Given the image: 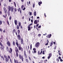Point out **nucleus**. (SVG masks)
I'll use <instances>...</instances> for the list:
<instances>
[{
  "label": "nucleus",
  "instance_id": "obj_24",
  "mask_svg": "<svg viewBox=\"0 0 63 63\" xmlns=\"http://www.w3.org/2000/svg\"><path fill=\"white\" fill-rule=\"evenodd\" d=\"M47 43L45 44V45L46 46H47V45H48V39L47 40Z\"/></svg>",
  "mask_w": 63,
  "mask_h": 63
},
{
  "label": "nucleus",
  "instance_id": "obj_14",
  "mask_svg": "<svg viewBox=\"0 0 63 63\" xmlns=\"http://www.w3.org/2000/svg\"><path fill=\"white\" fill-rule=\"evenodd\" d=\"M9 60V59L7 58V59H5V61L6 62H8Z\"/></svg>",
  "mask_w": 63,
  "mask_h": 63
},
{
  "label": "nucleus",
  "instance_id": "obj_42",
  "mask_svg": "<svg viewBox=\"0 0 63 63\" xmlns=\"http://www.w3.org/2000/svg\"><path fill=\"white\" fill-rule=\"evenodd\" d=\"M56 47H57V46H55L54 48V49H56Z\"/></svg>",
  "mask_w": 63,
  "mask_h": 63
},
{
  "label": "nucleus",
  "instance_id": "obj_21",
  "mask_svg": "<svg viewBox=\"0 0 63 63\" xmlns=\"http://www.w3.org/2000/svg\"><path fill=\"white\" fill-rule=\"evenodd\" d=\"M34 16H36L37 15V14L36 13V11H35V12H34Z\"/></svg>",
  "mask_w": 63,
  "mask_h": 63
},
{
  "label": "nucleus",
  "instance_id": "obj_5",
  "mask_svg": "<svg viewBox=\"0 0 63 63\" xmlns=\"http://www.w3.org/2000/svg\"><path fill=\"white\" fill-rule=\"evenodd\" d=\"M3 11H4V13L5 14H7V10L6 9V8L5 7H4L3 8Z\"/></svg>",
  "mask_w": 63,
  "mask_h": 63
},
{
  "label": "nucleus",
  "instance_id": "obj_17",
  "mask_svg": "<svg viewBox=\"0 0 63 63\" xmlns=\"http://www.w3.org/2000/svg\"><path fill=\"white\" fill-rule=\"evenodd\" d=\"M47 36L48 37V38H50V37H51V34H48L47 35Z\"/></svg>",
  "mask_w": 63,
  "mask_h": 63
},
{
  "label": "nucleus",
  "instance_id": "obj_59",
  "mask_svg": "<svg viewBox=\"0 0 63 63\" xmlns=\"http://www.w3.org/2000/svg\"><path fill=\"white\" fill-rule=\"evenodd\" d=\"M60 60V61L61 62H62V61H63V60H62V59H61Z\"/></svg>",
  "mask_w": 63,
  "mask_h": 63
},
{
  "label": "nucleus",
  "instance_id": "obj_25",
  "mask_svg": "<svg viewBox=\"0 0 63 63\" xmlns=\"http://www.w3.org/2000/svg\"><path fill=\"white\" fill-rule=\"evenodd\" d=\"M18 10H19V11L20 14H21V9H20V8H19Z\"/></svg>",
  "mask_w": 63,
  "mask_h": 63
},
{
  "label": "nucleus",
  "instance_id": "obj_53",
  "mask_svg": "<svg viewBox=\"0 0 63 63\" xmlns=\"http://www.w3.org/2000/svg\"><path fill=\"white\" fill-rule=\"evenodd\" d=\"M38 26H39V24H37L36 25V27H38Z\"/></svg>",
  "mask_w": 63,
  "mask_h": 63
},
{
  "label": "nucleus",
  "instance_id": "obj_38",
  "mask_svg": "<svg viewBox=\"0 0 63 63\" xmlns=\"http://www.w3.org/2000/svg\"><path fill=\"white\" fill-rule=\"evenodd\" d=\"M18 24L19 26H21V24L20 23V22H19Z\"/></svg>",
  "mask_w": 63,
  "mask_h": 63
},
{
  "label": "nucleus",
  "instance_id": "obj_58",
  "mask_svg": "<svg viewBox=\"0 0 63 63\" xmlns=\"http://www.w3.org/2000/svg\"><path fill=\"white\" fill-rule=\"evenodd\" d=\"M58 58H59V59H60H60H61V57H58Z\"/></svg>",
  "mask_w": 63,
  "mask_h": 63
},
{
  "label": "nucleus",
  "instance_id": "obj_4",
  "mask_svg": "<svg viewBox=\"0 0 63 63\" xmlns=\"http://www.w3.org/2000/svg\"><path fill=\"white\" fill-rule=\"evenodd\" d=\"M35 46L36 47H38L40 46V43L39 42L37 43L36 44H35Z\"/></svg>",
  "mask_w": 63,
  "mask_h": 63
},
{
  "label": "nucleus",
  "instance_id": "obj_13",
  "mask_svg": "<svg viewBox=\"0 0 63 63\" xmlns=\"http://www.w3.org/2000/svg\"><path fill=\"white\" fill-rule=\"evenodd\" d=\"M14 23L15 25H17V20H15L14 21Z\"/></svg>",
  "mask_w": 63,
  "mask_h": 63
},
{
  "label": "nucleus",
  "instance_id": "obj_39",
  "mask_svg": "<svg viewBox=\"0 0 63 63\" xmlns=\"http://www.w3.org/2000/svg\"><path fill=\"white\" fill-rule=\"evenodd\" d=\"M2 23V20H0V25H1Z\"/></svg>",
  "mask_w": 63,
  "mask_h": 63
},
{
  "label": "nucleus",
  "instance_id": "obj_54",
  "mask_svg": "<svg viewBox=\"0 0 63 63\" xmlns=\"http://www.w3.org/2000/svg\"><path fill=\"white\" fill-rule=\"evenodd\" d=\"M53 41H51V44L52 45H53Z\"/></svg>",
  "mask_w": 63,
  "mask_h": 63
},
{
  "label": "nucleus",
  "instance_id": "obj_50",
  "mask_svg": "<svg viewBox=\"0 0 63 63\" xmlns=\"http://www.w3.org/2000/svg\"><path fill=\"white\" fill-rule=\"evenodd\" d=\"M33 50H34V51L35 50H36V48H33Z\"/></svg>",
  "mask_w": 63,
  "mask_h": 63
},
{
  "label": "nucleus",
  "instance_id": "obj_28",
  "mask_svg": "<svg viewBox=\"0 0 63 63\" xmlns=\"http://www.w3.org/2000/svg\"><path fill=\"white\" fill-rule=\"evenodd\" d=\"M1 50H3V49H4V46H1Z\"/></svg>",
  "mask_w": 63,
  "mask_h": 63
},
{
  "label": "nucleus",
  "instance_id": "obj_61",
  "mask_svg": "<svg viewBox=\"0 0 63 63\" xmlns=\"http://www.w3.org/2000/svg\"><path fill=\"white\" fill-rule=\"evenodd\" d=\"M44 16H45V17H47V16H46V13H44Z\"/></svg>",
  "mask_w": 63,
  "mask_h": 63
},
{
  "label": "nucleus",
  "instance_id": "obj_7",
  "mask_svg": "<svg viewBox=\"0 0 63 63\" xmlns=\"http://www.w3.org/2000/svg\"><path fill=\"white\" fill-rule=\"evenodd\" d=\"M17 37L18 40H21V36L19 34H18L17 35Z\"/></svg>",
  "mask_w": 63,
  "mask_h": 63
},
{
  "label": "nucleus",
  "instance_id": "obj_33",
  "mask_svg": "<svg viewBox=\"0 0 63 63\" xmlns=\"http://www.w3.org/2000/svg\"><path fill=\"white\" fill-rule=\"evenodd\" d=\"M17 29H19V26L18 25H17Z\"/></svg>",
  "mask_w": 63,
  "mask_h": 63
},
{
  "label": "nucleus",
  "instance_id": "obj_51",
  "mask_svg": "<svg viewBox=\"0 0 63 63\" xmlns=\"http://www.w3.org/2000/svg\"><path fill=\"white\" fill-rule=\"evenodd\" d=\"M50 57H50V56H48V57L47 59H49V58H50Z\"/></svg>",
  "mask_w": 63,
  "mask_h": 63
},
{
  "label": "nucleus",
  "instance_id": "obj_2",
  "mask_svg": "<svg viewBox=\"0 0 63 63\" xmlns=\"http://www.w3.org/2000/svg\"><path fill=\"white\" fill-rule=\"evenodd\" d=\"M18 47L19 50H21V51H23V48H22L21 47L20 44H19L18 47Z\"/></svg>",
  "mask_w": 63,
  "mask_h": 63
},
{
  "label": "nucleus",
  "instance_id": "obj_31",
  "mask_svg": "<svg viewBox=\"0 0 63 63\" xmlns=\"http://www.w3.org/2000/svg\"><path fill=\"white\" fill-rule=\"evenodd\" d=\"M25 61H26V62H27V63L29 62V61H28V60L27 59H26Z\"/></svg>",
  "mask_w": 63,
  "mask_h": 63
},
{
  "label": "nucleus",
  "instance_id": "obj_37",
  "mask_svg": "<svg viewBox=\"0 0 63 63\" xmlns=\"http://www.w3.org/2000/svg\"><path fill=\"white\" fill-rule=\"evenodd\" d=\"M1 39H4V37H3V35H1Z\"/></svg>",
  "mask_w": 63,
  "mask_h": 63
},
{
  "label": "nucleus",
  "instance_id": "obj_12",
  "mask_svg": "<svg viewBox=\"0 0 63 63\" xmlns=\"http://www.w3.org/2000/svg\"><path fill=\"white\" fill-rule=\"evenodd\" d=\"M24 56L26 58H27V56H26V52L25 51V50L24 51Z\"/></svg>",
  "mask_w": 63,
  "mask_h": 63
},
{
  "label": "nucleus",
  "instance_id": "obj_26",
  "mask_svg": "<svg viewBox=\"0 0 63 63\" xmlns=\"http://www.w3.org/2000/svg\"><path fill=\"white\" fill-rule=\"evenodd\" d=\"M17 32L18 34V35H19L20 34V30H18L17 31Z\"/></svg>",
  "mask_w": 63,
  "mask_h": 63
},
{
  "label": "nucleus",
  "instance_id": "obj_43",
  "mask_svg": "<svg viewBox=\"0 0 63 63\" xmlns=\"http://www.w3.org/2000/svg\"><path fill=\"white\" fill-rule=\"evenodd\" d=\"M7 57L8 58V59H10V57L9 55H8L7 56Z\"/></svg>",
  "mask_w": 63,
  "mask_h": 63
},
{
  "label": "nucleus",
  "instance_id": "obj_6",
  "mask_svg": "<svg viewBox=\"0 0 63 63\" xmlns=\"http://www.w3.org/2000/svg\"><path fill=\"white\" fill-rule=\"evenodd\" d=\"M12 52H13V49H12V48H10L8 52L9 53L12 54Z\"/></svg>",
  "mask_w": 63,
  "mask_h": 63
},
{
  "label": "nucleus",
  "instance_id": "obj_34",
  "mask_svg": "<svg viewBox=\"0 0 63 63\" xmlns=\"http://www.w3.org/2000/svg\"><path fill=\"white\" fill-rule=\"evenodd\" d=\"M49 56L50 57H51V56H52V54L51 53H50L49 54Z\"/></svg>",
  "mask_w": 63,
  "mask_h": 63
},
{
  "label": "nucleus",
  "instance_id": "obj_20",
  "mask_svg": "<svg viewBox=\"0 0 63 63\" xmlns=\"http://www.w3.org/2000/svg\"><path fill=\"white\" fill-rule=\"evenodd\" d=\"M16 29H14L12 31V33L13 34H14V33H15V32H16Z\"/></svg>",
  "mask_w": 63,
  "mask_h": 63
},
{
  "label": "nucleus",
  "instance_id": "obj_19",
  "mask_svg": "<svg viewBox=\"0 0 63 63\" xmlns=\"http://www.w3.org/2000/svg\"><path fill=\"white\" fill-rule=\"evenodd\" d=\"M8 11H9V12H10V11H11V6H8Z\"/></svg>",
  "mask_w": 63,
  "mask_h": 63
},
{
  "label": "nucleus",
  "instance_id": "obj_44",
  "mask_svg": "<svg viewBox=\"0 0 63 63\" xmlns=\"http://www.w3.org/2000/svg\"><path fill=\"white\" fill-rule=\"evenodd\" d=\"M42 54H45V51L44 50L42 52Z\"/></svg>",
  "mask_w": 63,
  "mask_h": 63
},
{
  "label": "nucleus",
  "instance_id": "obj_57",
  "mask_svg": "<svg viewBox=\"0 0 63 63\" xmlns=\"http://www.w3.org/2000/svg\"><path fill=\"white\" fill-rule=\"evenodd\" d=\"M3 17H4L5 18H6V16H5L3 15Z\"/></svg>",
  "mask_w": 63,
  "mask_h": 63
},
{
  "label": "nucleus",
  "instance_id": "obj_48",
  "mask_svg": "<svg viewBox=\"0 0 63 63\" xmlns=\"http://www.w3.org/2000/svg\"><path fill=\"white\" fill-rule=\"evenodd\" d=\"M12 19V17H11V16H10L9 17V20H11V19Z\"/></svg>",
  "mask_w": 63,
  "mask_h": 63
},
{
  "label": "nucleus",
  "instance_id": "obj_18",
  "mask_svg": "<svg viewBox=\"0 0 63 63\" xmlns=\"http://www.w3.org/2000/svg\"><path fill=\"white\" fill-rule=\"evenodd\" d=\"M42 4V2L41 1H40L38 2V5L39 6H41V4Z\"/></svg>",
  "mask_w": 63,
  "mask_h": 63
},
{
  "label": "nucleus",
  "instance_id": "obj_29",
  "mask_svg": "<svg viewBox=\"0 0 63 63\" xmlns=\"http://www.w3.org/2000/svg\"><path fill=\"white\" fill-rule=\"evenodd\" d=\"M1 58H2V59L4 61L5 60V59L4 58V57L3 56H2L1 57Z\"/></svg>",
  "mask_w": 63,
  "mask_h": 63
},
{
  "label": "nucleus",
  "instance_id": "obj_16",
  "mask_svg": "<svg viewBox=\"0 0 63 63\" xmlns=\"http://www.w3.org/2000/svg\"><path fill=\"white\" fill-rule=\"evenodd\" d=\"M16 44L17 47H18V45H19L18 44V42L17 41V40H16Z\"/></svg>",
  "mask_w": 63,
  "mask_h": 63
},
{
  "label": "nucleus",
  "instance_id": "obj_11",
  "mask_svg": "<svg viewBox=\"0 0 63 63\" xmlns=\"http://www.w3.org/2000/svg\"><path fill=\"white\" fill-rule=\"evenodd\" d=\"M11 12H14V8L13 6L11 7Z\"/></svg>",
  "mask_w": 63,
  "mask_h": 63
},
{
  "label": "nucleus",
  "instance_id": "obj_64",
  "mask_svg": "<svg viewBox=\"0 0 63 63\" xmlns=\"http://www.w3.org/2000/svg\"><path fill=\"white\" fill-rule=\"evenodd\" d=\"M31 22L32 23H33V19H32L31 20Z\"/></svg>",
  "mask_w": 63,
  "mask_h": 63
},
{
  "label": "nucleus",
  "instance_id": "obj_41",
  "mask_svg": "<svg viewBox=\"0 0 63 63\" xmlns=\"http://www.w3.org/2000/svg\"><path fill=\"white\" fill-rule=\"evenodd\" d=\"M7 24L9 25H10V24H9V21L8 20H7Z\"/></svg>",
  "mask_w": 63,
  "mask_h": 63
},
{
  "label": "nucleus",
  "instance_id": "obj_36",
  "mask_svg": "<svg viewBox=\"0 0 63 63\" xmlns=\"http://www.w3.org/2000/svg\"><path fill=\"white\" fill-rule=\"evenodd\" d=\"M58 54H59V55H61V54H60V51L59 50L58 51Z\"/></svg>",
  "mask_w": 63,
  "mask_h": 63
},
{
  "label": "nucleus",
  "instance_id": "obj_55",
  "mask_svg": "<svg viewBox=\"0 0 63 63\" xmlns=\"http://www.w3.org/2000/svg\"><path fill=\"white\" fill-rule=\"evenodd\" d=\"M32 48V44H31L30 46V49H31V50Z\"/></svg>",
  "mask_w": 63,
  "mask_h": 63
},
{
  "label": "nucleus",
  "instance_id": "obj_22",
  "mask_svg": "<svg viewBox=\"0 0 63 63\" xmlns=\"http://www.w3.org/2000/svg\"><path fill=\"white\" fill-rule=\"evenodd\" d=\"M7 14L8 15V16H10V12H7Z\"/></svg>",
  "mask_w": 63,
  "mask_h": 63
},
{
  "label": "nucleus",
  "instance_id": "obj_35",
  "mask_svg": "<svg viewBox=\"0 0 63 63\" xmlns=\"http://www.w3.org/2000/svg\"><path fill=\"white\" fill-rule=\"evenodd\" d=\"M14 10H15V12H16V11H17V9L16 8H14Z\"/></svg>",
  "mask_w": 63,
  "mask_h": 63
},
{
  "label": "nucleus",
  "instance_id": "obj_1",
  "mask_svg": "<svg viewBox=\"0 0 63 63\" xmlns=\"http://www.w3.org/2000/svg\"><path fill=\"white\" fill-rule=\"evenodd\" d=\"M15 51L16 52V57H18V52H19V51H18V48L16 47L15 49Z\"/></svg>",
  "mask_w": 63,
  "mask_h": 63
},
{
  "label": "nucleus",
  "instance_id": "obj_32",
  "mask_svg": "<svg viewBox=\"0 0 63 63\" xmlns=\"http://www.w3.org/2000/svg\"><path fill=\"white\" fill-rule=\"evenodd\" d=\"M33 8H35V3H33L32 5Z\"/></svg>",
  "mask_w": 63,
  "mask_h": 63
},
{
  "label": "nucleus",
  "instance_id": "obj_3",
  "mask_svg": "<svg viewBox=\"0 0 63 63\" xmlns=\"http://www.w3.org/2000/svg\"><path fill=\"white\" fill-rule=\"evenodd\" d=\"M19 57L20 59H21L22 62H23V59H24V58L23 57V56H21V55L19 54Z\"/></svg>",
  "mask_w": 63,
  "mask_h": 63
},
{
  "label": "nucleus",
  "instance_id": "obj_62",
  "mask_svg": "<svg viewBox=\"0 0 63 63\" xmlns=\"http://www.w3.org/2000/svg\"><path fill=\"white\" fill-rule=\"evenodd\" d=\"M9 2H12V0H9Z\"/></svg>",
  "mask_w": 63,
  "mask_h": 63
},
{
  "label": "nucleus",
  "instance_id": "obj_63",
  "mask_svg": "<svg viewBox=\"0 0 63 63\" xmlns=\"http://www.w3.org/2000/svg\"><path fill=\"white\" fill-rule=\"evenodd\" d=\"M30 15L31 16V15H32V12H30Z\"/></svg>",
  "mask_w": 63,
  "mask_h": 63
},
{
  "label": "nucleus",
  "instance_id": "obj_9",
  "mask_svg": "<svg viewBox=\"0 0 63 63\" xmlns=\"http://www.w3.org/2000/svg\"><path fill=\"white\" fill-rule=\"evenodd\" d=\"M14 63H18V62L17 60L15 59H14Z\"/></svg>",
  "mask_w": 63,
  "mask_h": 63
},
{
  "label": "nucleus",
  "instance_id": "obj_40",
  "mask_svg": "<svg viewBox=\"0 0 63 63\" xmlns=\"http://www.w3.org/2000/svg\"><path fill=\"white\" fill-rule=\"evenodd\" d=\"M28 31H30L31 30V28L30 27H28Z\"/></svg>",
  "mask_w": 63,
  "mask_h": 63
},
{
  "label": "nucleus",
  "instance_id": "obj_60",
  "mask_svg": "<svg viewBox=\"0 0 63 63\" xmlns=\"http://www.w3.org/2000/svg\"><path fill=\"white\" fill-rule=\"evenodd\" d=\"M29 4H30V5H31V4H30V1H29Z\"/></svg>",
  "mask_w": 63,
  "mask_h": 63
},
{
  "label": "nucleus",
  "instance_id": "obj_56",
  "mask_svg": "<svg viewBox=\"0 0 63 63\" xmlns=\"http://www.w3.org/2000/svg\"><path fill=\"white\" fill-rule=\"evenodd\" d=\"M33 57L34 59H37V58H36L35 56H34Z\"/></svg>",
  "mask_w": 63,
  "mask_h": 63
},
{
  "label": "nucleus",
  "instance_id": "obj_10",
  "mask_svg": "<svg viewBox=\"0 0 63 63\" xmlns=\"http://www.w3.org/2000/svg\"><path fill=\"white\" fill-rule=\"evenodd\" d=\"M21 44H23V39L22 38H21Z\"/></svg>",
  "mask_w": 63,
  "mask_h": 63
},
{
  "label": "nucleus",
  "instance_id": "obj_52",
  "mask_svg": "<svg viewBox=\"0 0 63 63\" xmlns=\"http://www.w3.org/2000/svg\"><path fill=\"white\" fill-rule=\"evenodd\" d=\"M41 36V34H38V37H40V36Z\"/></svg>",
  "mask_w": 63,
  "mask_h": 63
},
{
  "label": "nucleus",
  "instance_id": "obj_23",
  "mask_svg": "<svg viewBox=\"0 0 63 63\" xmlns=\"http://www.w3.org/2000/svg\"><path fill=\"white\" fill-rule=\"evenodd\" d=\"M6 49L7 51V52H9V48H8V47H7L6 48Z\"/></svg>",
  "mask_w": 63,
  "mask_h": 63
},
{
  "label": "nucleus",
  "instance_id": "obj_30",
  "mask_svg": "<svg viewBox=\"0 0 63 63\" xmlns=\"http://www.w3.org/2000/svg\"><path fill=\"white\" fill-rule=\"evenodd\" d=\"M15 45H16V43H15V41H13V46H15Z\"/></svg>",
  "mask_w": 63,
  "mask_h": 63
},
{
  "label": "nucleus",
  "instance_id": "obj_47",
  "mask_svg": "<svg viewBox=\"0 0 63 63\" xmlns=\"http://www.w3.org/2000/svg\"><path fill=\"white\" fill-rule=\"evenodd\" d=\"M23 7H24V6L23 5L21 6V9H22Z\"/></svg>",
  "mask_w": 63,
  "mask_h": 63
},
{
  "label": "nucleus",
  "instance_id": "obj_46",
  "mask_svg": "<svg viewBox=\"0 0 63 63\" xmlns=\"http://www.w3.org/2000/svg\"><path fill=\"white\" fill-rule=\"evenodd\" d=\"M14 3L15 7H16V2H14Z\"/></svg>",
  "mask_w": 63,
  "mask_h": 63
},
{
  "label": "nucleus",
  "instance_id": "obj_45",
  "mask_svg": "<svg viewBox=\"0 0 63 63\" xmlns=\"http://www.w3.org/2000/svg\"><path fill=\"white\" fill-rule=\"evenodd\" d=\"M14 3L15 7H16V2H14Z\"/></svg>",
  "mask_w": 63,
  "mask_h": 63
},
{
  "label": "nucleus",
  "instance_id": "obj_15",
  "mask_svg": "<svg viewBox=\"0 0 63 63\" xmlns=\"http://www.w3.org/2000/svg\"><path fill=\"white\" fill-rule=\"evenodd\" d=\"M34 24H37V23H38V22H37V20H35L34 22Z\"/></svg>",
  "mask_w": 63,
  "mask_h": 63
},
{
  "label": "nucleus",
  "instance_id": "obj_49",
  "mask_svg": "<svg viewBox=\"0 0 63 63\" xmlns=\"http://www.w3.org/2000/svg\"><path fill=\"white\" fill-rule=\"evenodd\" d=\"M41 26L40 25L38 27V28H41Z\"/></svg>",
  "mask_w": 63,
  "mask_h": 63
},
{
  "label": "nucleus",
  "instance_id": "obj_8",
  "mask_svg": "<svg viewBox=\"0 0 63 63\" xmlns=\"http://www.w3.org/2000/svg\"><path fill=\"white\" fill-rule=\"evenodd\" d=\"M7 44L8 47H10L11 46V43L9 41H8L7 42Z\"/></svg>",
  "mask_w": 63,
  "mask_h": 63
},
{
  "label": "nucleus",
  "instance_id": "obj_27",
  "mask_svg": "<svg viewBox=\"0 0 63 63\" xmlns=\"http://www.w3.org/2000/svg\"><path fill=\"white\" fill-rule=\"evenodd\" d=\"M4 57L5 58V59H7V58H7V56L6 55H4Z\"/></svg>",
  "mask_w": 63,
  "mask_h": 63
}]
</instances>
